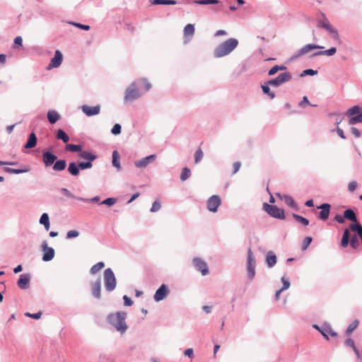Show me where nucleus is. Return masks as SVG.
I'll return each mask as SVG.
<instances>
[{
    "instance_id": "31",
    "label": "nucleus",
    "mask_w": 362,
    "mask_h": 362,
    "mask_svg": "<svg viewBox=\"0 0 362 362\" xmlns=\"http://www.w3.org/2000/svg\"><path fill=\"white\" fill-rule=\"evenodd\" d=\"M40 223L42 225H44L45 228L46 230H49V216L47 214L44 213L40 217Z\"/></svg>"
},
{
    "instance_id": "22",
    "label": "nucleus",
    "mask_w": 362,
    "mask_h": 362,
    "mask_svg": "<svg viewBox=\"0 0 362 362\" xmlns=\"http://www.w3.org/2000/svg\"><path fill=\"white\" fill-rule=\"evenodd\" d=\"M278 196L280 197V198L283 199L288 206H291L294 209H298V206L291 197L288 195H284L283 197H281L280 196L279 194H278Z\"/></svg>"
},
{
    "instance_id": "45",
    "label": "nucleus",
    "mask_w": 362,
    "mask_h": 362,
    "mask_svg": "<svg viewBox=\"0 0 362 362\" xmlns=\"http://www.w3.org/2000/svg\"><path fill=\"white\" fill-rule=\"evenodd\" d=\"M262 90L264 92V93L268 95V96L271 98V99H274V97H275V94L274 93L272 92L270 90V88L268 86V83L267 84H265V85H262Z\"/></svg>"
},
{
    "instance_id": "42",
    "label": "nucleus",
    "mask_w": 362,
    "mask_h": 362,
    "mask_svg": "<svg viewBox=\"0 0 362 362\" xmlns=\"http://www.w3.org/2000/svg\"><path fill=\"white\" fill-rule=\"evenodd\" d=\"M293 216L298 222L300 223L301 224H303L305 226H306L309 224V221L307 218H305L300 215L293 214Z\"/></svg>"
},
{
    "instance_id": "24",
    "label": "nucleus",
    "mask_w": 362,
    "mask_h": 362,
    "mask_svg": "<svg viewBox=\"0 0 362 362\" xmlns=\"http://www.w3.org/2000/svg\"><path fill=\"white\" fill-rule=\"evenodd\" d=\"M92 293L97 298H100V281H96L92 284Z\"/></svg>"
},
{
    "instance_id": "25",
    "label": "nucleus",
    "mask_w": 362,
    "mask_h": 362,
    "mask_svg": "<svg viewBox=\"0 0 362 362\" xmlns=\"http://www.w3.org/2000/svg\"><path fill=\"white\" fill-rule=\"evenodd\" d=\"M47 118L51 124L56 123L60 118L59 115L54 110H49L47 112Z\"/></svg>"
},
{
    "instance_id": "1",
    "label": "nucleus",
    "mask_w": 362,
    "mask_h": 362,
    "mask_svg": "<svg viewBox=\"0 0 362 362\" xmlns=\"http://www.w3.org/2000/svg\"><path fill=\"white\" fill-rule=\"evenodd\" d=\"M238 45V40L235 38H230L216 47L214 50V56L219 58L228 55L237 47Z\"/></svg>"
},
{
    "instance_id": "4",
    "label": "nucleus",
    "mask_w": 362,
    "mask_h": 362,
    "mask_svg": "<svg viewBox=\"0 0 362 362\" xmlns=\"http://www.w3.org/2000/svg\"><path fill=\"white\" fill-rule=\"evenodd\" d=\"M317 27L325 28L332 35V38L337 40L339 44L341 43L337 30L329 23L327 18H324L322 20H319Z\"/></svg>"
},
{
    "instance_id": "13",
    "label": "nucleus",
    "mask_w": 362,
    "mask_h": 362,
    "mask_svg": "<svg viewBox=\"0 0 362 362\" xmlns=\"http://www.w3.org/2000/svg\"><path fill=\"white\" fill-rule=\"evenodd\" d=\"M57 159V157L49 151H45L42 153V161L45 167H50Z\"/></svg>"
},
{
    "instance_id": "49",
    "label": "nucleus",
    "mask_w": 362,
    "mask_h": 362,
    "mask_svg": "<svg viewBox=\"0 0 362 362\" xmlns=\"http://www.w3.org/2000/svg\"><path fill=\"white\" fill-rule=\"evenodd\" d=\"M116 202V199L115 198H107L106 199H105L104 201H103L100 204H105V205H107V206H112L113 204H115Z\"/></svg>"
},
{
    "instance_id": "55",
    "label": "nucleus",
    "mask_w": 362,
    "mask_h": 362,
    "mask_svg": "<svg viewBox=\"0 0 362 362\" xmlns=\"http://www.w3.org/2000/svg\"><path fill=\"white\" fill-rule=\"evenodd\" d=\"M160 207H161L160 204L158 202H154L151 208V212L158 211L160 209Z\"/></svg>"
},
{
    "instance_id": "50",
    "label": "nucleus",
    "mask_w": 362,
    "mask_h": 362,
    "mask_svg": "<svg viewBox=\"0 0 362 362\" xmlns=\"http://www.w3.org/2000/svg\"><path fill=\"white\" fill-rule=\"evenodd\" d=\"M218 0H199L197 1L199 4L207 5V4H218Z\"/></svg>"
},
{
    "instance_id": "54",
    "label": "nucleus",
    "mask_w": 362,
    "mask_h": 362,
    "mask_svg": "<svg viewBox=\"0 0 362 362\" xmlns=\"http://www.w3.org/2000/svg\"><path fill=\"white\" fill-rule=\"evenodd\" d=\"M79 235V233L76 230H69L67 233H66V238L70 239V238H76L78 237Z\"/></svg>"
},
{
    "instance_id": "64",
    "label": "nucleus",
    "mask_w": 362,
    "mask_h": 362,
    "mask_svg": "<svg viewBox=\"0 0 362 362\" xmlns=\"http://www.w3.org/2000/svg\"><path fill=\"white\" fill-rule=\"evenodd\" d=\"M194 351L192 348H189L185 351V355L189 358H192Z\"/></svg>"
},
{
    "instance_id": "2",
    "label": "nucleus",
    "mask_w": 362,
    "mask_h": 362,
    "mask_svg": "<svg viewBox=\"0 0 362 362\" xmlns=\"http://www.w3.org/2000/svg\"><path fill=\"white\" fill-rule=\"evenodd\" d=\"M126 317L127 313L125 312H117L116 313L110 314L107 317V321L114 326L117 331L124 333L127 329V326L124 322Z\"/></svg>"
},
{
    "instance_id": "33",
    "label": "nucleus",
    "mask_w": 362,
    "mask_h": 362,
    "mask_svg": "<svg viewBox=\"0 0 362 362\" xmlns=\"http://www.w3.org/2000/svg\"><path fill=\"white\" fill-rule=\"evenodd\" d=\"M57 139L62 140L64 143H67L69 141V136L62 129L57 131Z\"/></svg>"
},
{
    "instance_id": "28",
    "label": "nucleus",
    "mask_w": 362,
    "mask_h": 362,
    "mask_svg": "<svg viewBox=\"0 0 362 362\" xmlns=\"http://www.w3.org/2000/svg\"><path fill=\"white\" fill-rule=\"evenodd\" d=\"M79 166L76 165L74 162L70 163L68 167L69 173L74 175L77 176L79 174Z\"/></svg>"
},
{
    "instance_id": "53",
    "label": "nucleus",
    "mask_w": 362,
    "mask_h": 362,
    "mask_svg": "<svg viewBox=\"0 0 362 362\" xmlns=\"http://www.w3.org/2000/svg\"><path fill=\"white\" fill-rule=\"evenodd\" d=\"M268 85H270L272 86L278 87L280 85H281V83H280L279 80L276 77V78H274V79H272V80L269 81H268Z\"/></svg>"
},
{
    "instance_id": "21",
    "label": "nucleus",
    "mask_w": 362,
    "mask_h": 362,
    "mask_svg": "<svg viewBox=\"0 0 362 362\" xmlns=\"http://www.w3.org/2000/svg\"><path fill=\"white\" fill-rule=\"evenodd\" d=\"M37 144V136L35 133H31L29 135L28 139L25 145V148H33Z\"/></svg>"
},
{
    "instance_id": "27",
    "label": "nucleus",
    "mask_w": 362,
    "mask_h": 362,
    "mask_svg": "<svg viewBox=\"0 0 362 362\" xmlns=\"http://www.w3.org/2000/svg\"><path fill=\"white\" fill-rule=\"evenodd\" d=\"M266 261L268 267H272L276 263V257L272 252H269L267 255Z\"/></svg>"
},
{
    "instance_id": "56",
    "label": "nucleus",
    "mask_w": 362,
    "mask_h": 362,
    "mask_svg": "<svg viewBox=\"0 0 362 362\" xmlns=\"http://www.w3.org/2000/svg\"><path fill=\"white\" fill-rule=\"evenodd\" d=\"M281 281L283 283V287L281 289H283V291L288 289L290 286V282L284 277L281 278Z\"/></svg>"
},
{
    "instance_id": "57",
    "label": "nucleus",
    "mask_w": 362,
    "mask_h": 362,
    "mask_svg": "<svg viewBox=\"0 0 362 362\" xmlns=\"http://www.w3.org/2000/svg\"><path fill=\"white\" fill-rule=\"evenodd\" d=\"M356 187H357V182L355 181H352V182H349V184L348 185V189L349 192H351L355 191Z\"/></svg>"
},
{
    "instance_id": "14",
    "label": "nucleus",
    "mask_w": 362,
    "mask_h": 362,
    "mask_svg": "<svg viewBox=\"0 0 362 362\" xmlns=\"http://www.w3.org/2000/svg\"><path fill=\"white\" fill-rule=\"evenodd\" d=\"M156 159V155H151L146 156L139 160L134 163L135 166L139 168H146L149 163H153Z\"/></svg>"
},
{
    "instance_id": "29",
    "label": "nucleus",
    "mask_w": 362,
    "mask_h": 362,
    "mask_svg": "<svg viewBox=\"0 0 362 362\" xmlns=\"http://www.w3.org/2000/svg\"><path fill=\"white\" fill-rule=\"evenodd\" d=\"M149 1L152 5H175L177 4L174 0H149Z\"/></svg>"
},
{
    "instance_id": "43",
    "label": "nucleus",
    "mask_w": 362,
    "mask_h": 362,
    "mask_svg": "<svg viewBox=\"0 0 362 362\" xmlns=\"http://www.w3.org/2000/svg\"><path fill=\"white\" fill-rule=\"evenodd\" d=\"M286 69V67L284 66L275 65L269 71L268 74L269 76H272L277 73L279 71H283L285 70Z\"/></svg>"
},
{
    "instance_id": "61",
    "label": "nucleus",
    "mask_w": 362,
    "mask_h": 362,
    "mask_svg": "<svg viewBox=\"0 0 362 362\" xmlns=\"http://www.w3.org/2000/svg\"><path fill=\"white\" fill-rule=\"evenodd\" d=\"M25 315L28 316V317H32L33 319L37 320V319L40 318V317L42 315V313L41 312H38V313H35V314H31V313H25Z\"/></svg>"
},
{
    "instance_id": "16",
    "label": "nucleus",
    "mask_w": 362,
    "mask_h": 362,
    "mask_svg": "<svg viewBox=\"0 0 362 362\" xmlns=\"http://www.w3.org/2000/svg\"><path fill=\"white\" fill-rule=\"evenodd\" d=\"M81 110L84 114H86L87 116L90 117L99 114L100 107V105L91 107L85 105L81 107Z\"/></svg>"
},
{
    "instance_id": "34",
    "label": "nucleus",
    "mask_w": 362,
    "mask_h": 362,
    "mask_svg": "<svg viewBox=\"0 0 362 362\" xmlns=\"http://www.w3.org/2000/svg\"><path fill=\"white\" fill-rule=\"evenodd\" d=\"M112 165L118 170L121 168L119 163V155L117 151H114L112 153Z\"/></svg>"
},
{
    "instance_id": "60",
    "label": "nucleus",
    "mask_w": 362,
    "mask_h": 362,
    "mask_svg": "<svg viewBox=\"0 0 362 362\" xmlns=\"http://www.w3.org/2000/svg\"><path fill=\"white\" fill-rule=\"evenodd\" d=\"M61 192L66 197H69V198H75V196L70 192L66 188H62L61 189Z\"/></svg>"
},
{
    "instance_id": "20",
    "label": "nucleus",
    "mask_w": 362,
    "mask_h": 362,
    "mask_svg": "<svg viewBox=\"0 0 362 362\" xmlns=\"http://www.w3.org/2000/svg\"><path fill=\"white\" fill-rule=\"evenodd\" d=\"M318 209H322L319 214V218L323 221L327 220L329 215L330 205L329 204H322Z\"/></svg>"
},
{
    "instance_id": "11",
    "label": "nucleus",
    "mask_w": 362,
    "mask_h": 362,
    "mask_svg": "<svg viewBox=\"0 0 362 362\" xmlns=\"http://www.w3.org/2000/svg\"><path fill=\"white\" fill-rule=\"evenodd\" d=\"M42 249L43 251L42 260L48 262L52 260L54 256V250L52 247H48L46 241L42 244Z\"/></svg>"
},
{
    "instance_id": "41",
    "label": "nucleus",
    "mask_w": 362,
    "mask_h": 362,
    "mask_svg": "<svg viewBox=\"0 0 362 362\" xmlns=\"http://www.w3.org/2000/svg\"><path fill=\"white\" fill-rule=\"evenodd\" d=\"M349 241H350V245L354 249H357L360 246V243H359V241L358 240V238H357L356 235H354L353 236H351L350 238V240Z\"/></svg>"
},
{
    "instance_id": "12",
    "label": "nucleus",
    "mask_w": 362,
    "mask_h": 362,
    "mask_svg": "<svg viewBox=\"0 0 362 362\" xmlns=\"http://www.w3.org/2000/svg\"><path fill=\"white\" fill-rule=\"evenodd\" d=\"M63 60V55L61 53L59 50H57L55 52L54 56L53 58L51 59L50 63L47 67V70H50L53 68H57L59 67L62 62Z\"/></svg>"
},
{
    "instance_id": "5",
    "label": "nucleus",
    "mask_w": 362,
    "mask_h": 362,
    "mask_svg": "<svg viewBox=\"0 0 362 362\" xmlns=\"http://www.w3.org/2000/svg\"><path fill=\"white\" fill-rule=\"evenodd\" d=\"M263 209L272 217L279 219H284V211L282 209L277 207L275 205H270L264 203Z\"/></svg>"
},
{
    "instance_id": "15",
    "label": "nucleus",
    "mask_w": 362,
    "mask_h": 362,
    "mask_svg": "<svg viewBox=\"0 0 362 362\" xmlns=\"http://www.w3.org/2000/svg\"><path fill=\"white\" fill-rule=\"evenodd\" d=\"M169 291L165 284H162L160 288L156 291L154 299L156 301H160L168 294Z\"/></svg>"
},
{
    "instance_id": "39",
    "label": "nucleus",
    "mask_w": 362,
    "mask_h": 362,
    "mask_svg": "<svg viewBox=\"0 0 362 362\" xmlns=\"http://www.w3.org/2000/svg\"><path fill=\"white\" fill-rule=\"evenodd\" d=\"M105 267V264L103 262H98L97 264H94L90 270V272L92 274H96L98 272L101 270Z\"/></svg>"
},
{
    "instance_id": "62",
    "label": "nucleus",
    "mask_w": 362,
    "mask_h": 362,
    "mask_svg": "<svg viewBox=\"0 0 362 362\" xmlns=\"http://www.w3.org/2000/svg\"><path fill=\"white\" fill-rule=\"evenodd\" d=\"M240 166H241V163L240 162H235L233 164V174H235L240 168Z\"/></svg>"
},
{
    "instance_id": "18",
    "label": "nucleus",
    "mask_w": 362,
    "mask_h": 362,
    "mask_svg": "<svg viewBox=\"0 0 362 362\" xmlns=\"http://www.w3.org/2000/svg\"><path fill=\"white\" fill-rule=\"evenodd\" d=\"M324 47L317 45L308 44L303 46L301 49H300L296 54V57H300L307 54L313 49H323Z\"/></svg>"
},
{
    "instance_id": "30",
    "label": "nucleus",
    "mask_w": 362,
    "mask_h": 362,
    "mask_svg": "<svg viewBox=\"0 0 362 362\" xmlns=\"http://www.w3.org/2000/svg\"><path fill=\"white\" fill-rule=\"evenodd\" d=\"M337 52V49L335 47H332L329 49L324 51H319L313 54V56H320V55H327L332 56Z\"/></svg>"
},
{
    "instance_id": "26",
    "label": "nucleus",
    "mask_w": 362,
    "mask_h": 362,
    "mask_svg": "<svg viewBox=\"0 0 362 362\" xmlns=\"http://www.w3.org/2000/svg\"><path fill=\"white\" fill-rule=\"evenodd\" d=\"M350 229H345L341 240V246L342 247H346L350 240Z\"/></svg>"
},
{
    "instance_id": "32",
    "label": "nucleus",
    "mask_w": 362,
    "mask_h": 362,
    "mask_svg": "<svg viewBox=\"0 0 362 362\" xmlns=\"http://www.w3.org/2000/svg\"><path fill=\"white\" fill-rule=\"evenodd\" d=\"M277 78L279 80L280 83L283 84L287 81H289L291 79L292 76L289 72H284L279 74L277 76Z\"/></svg>"
},
{
    "instance_id": "36",
    "label": "nucleus",
    "mask_w": 362,
    "mask_h": 362,
    "mask_svg": "<svg viewBox=\"0 0 362 362\" xmlns=\"http://www.w3.org/2000/svg\"><path fill=\"white\" fill-rule=\"evenodd\" d=\"M29 170L28 168H24V169H14L11 168H5L4 171L8 173L11 174H20V173H27Z\"/></svg>"
},
{
    "instance_id": "9",
    "label": "nucleus",
    "mask_w": 362,
    "mask_h": 362,
    "mask_svg": "<svg viewBox=\"0 0 362 362\" xmlns=\"http://www.w3.org/2000/svg\"><path fill=\"white\" fill-rule=\"evenodd\" d=\"M314 327L317 329L327 339H329V335L334 337L337 336V333L332 330V327L329 325L324 324L320 327L317 325H314Z\"/></svg>"
},
{
    "instance_id": "58",
    "label": "nucleus",
    "mask_w": 362,
    "mask_h": 362,
    "mask_svg": "<svg viewBox=\"0 0 362 362\" xmlns=\"http://www.w3.org/2000/svg\"><path fill=\"white\" fill-rule=\"evenodd\" d=\"M124 304L125 306H131L133 304V301L127 296H123Z\"/></svg>"
},
{
    "instance_id": "44",
    "label": "nucleus",
    "mask_w": 362,
    "mask_h": 362,
    "mask_svg": "<svg viewBox=\"0 0 362 362\" xmlns=\"http://www.w3.org/2000/svg\"><path fill=\"white\" fill-rule=\"evenodd\" d=\"M203 156H204V153H203L202 150L201 149V148H198V149L194 153L195 163H199L202 160Z\"/></svg>"
},
{
    "instance_id": "38",
    "label": "nucleus",
    "mask_w": 362,
    "mask_h": 362,
    "mask_svg": "<svg viewBox=\"0 0 362 362\" xmlns=\"http://www.w3.org/2000/svg\"><path fill=\"white\" fill-rule=\"evenodd\" d=\"M361 113H362V110L358 105H355L348 110V115L352 117H355V115H358Z\"/></svg>"
},
{
    "instance_id": "40",
    "label": "nucleus",
    "mask_w": 362,
    "mask_h": 362,
    "mask_svg": "<svg viewBox=\"0 0 362 362\" xmlns=\"http://www.w3.org/2000/svg\"><path fill=\"white\" fill-rule=\"evenodd\" d=\"M190 175H191L190 169L188 168H184L181 172L180 180L182 181H185L190 177Z\"/></svg>"
},
{
    "instance_id": "10",
    "label": "nucleus",
    "mask_w": 362,
    "mask_h": 362,
    "mask_svg": "<svg viewBox=\"0 0 362 362\" xmlns=\"http://www.w3.org/2000/svg\"><path fill=\"white\" fill-rule=\"evenodd\" d=\"M193 264L196 269L201 272L202 274L205 276L209 274L207 264L201 258L195 257L193 259Z\"/></svg>"
},
{
    "instance_id": "17",
    "label": "nucleus",
    "mask_w": 362,
    "mask_h": 362,
    "mask_svg": "<svg viewBox=\"0 0 362 362\" xmlns=\"http://www.w3.org/2000/svg\"><path fill=\"white\" fill-rule=\"evenodd\" d=\"M195 33L194 25L193 24L189 23L185 25L183 30V35L185 38V42H188L192 40L193 35Z\"/></svg>"
},
{
    "instance_id": "3",
    "label": "nucleus",
    "mask_w": 362,
    "mask_h": 362,
    "mask_svg": "<svg viewBox=\"0 0 362 362\" xmlns=\"http://www.w3.org/2000/svg\"><path fill=\"white\" fill-rule=\"evenodd\" d=\"M104 282L105 289L107 291H112L116 287V278L112 270L110 268L104 271Z\"/></svg>"
},
{
    "instance_id": "8",
    "label": "nucleus",
    "mask_w": 362,
    "mask_h": 362,
    "mask_svg": "<svg viewBox=\"0 0 362 362\" xmlns=\"http://www.w3.org/2000/svg\"><path fill=\"white\" fill-rule=\"evenodd\" d=\"M221 200L219 196L213 195L207 200V209L211 212H216L221 205Z\"/></svg>"
},
{
    "instance_id": "19",
    "label": "nucleus",
    "mask_w": 362,
    "mask_h": 362,
    "mask_svg": "<svg viewBox=\"0 0 362 362\" xmlns=\"http://www.w3.org/2000/svg\"><path fill=\"white\" fill-rule=\"evenodd\" d=\"M30 276L28 274H23L17 282L18 287L21 289H26L28 287Z\"/></svg>"
},
{
    "instance_id": "35",
    "label": "nucleus",
    "mask_w": 362,
    "mask_h": 362,
    "mask_svg": "<svg viewBox=\"0 0 362 362\" xmlns=\"http://www.w3.org/2000/svg\"><path fill=\"white\" fill-rule=\"evenodd\" d=\"M80 157L81 158L88 160L90 162L94 160L96 158V156L88 151H82L80 153Z\"/></svg>"
},
{
    "instance_id": "7",
    "label": "nucleus",
    "mask_w": 362,
    "mask_h": 362,
    "mask_svg": "<svg viewBox=\"0 0 362 362\" xmlns=\"http://www.w3.org/2000/svg\"><path fill=\"white\" fill-rule=\"evenodd\" d=\"M255 259L254 257L252 251L251 249H249L247 251V270L248 273V276L250 280H252L255 275Z\"/></svg>"
},
{
    "instance_id": "59",
    "label": "nucleus",
    "mask_w": 362,
    "mask_h": 362,
    "mask_svg": "<svg viewBox=\"0 0 362 362\" xmlns=\"http://www.w3.org/2000/svg\"><path fill=\"white\" fill-rule=\"evenodd\" d=\"M344 343L346 346L351 347L353 350L354 349V348H356L354 340L351 338L346 339Z\"/></svg>"
},
{
    "instance_id": "47",
    "label": "nucleus",
    "mask_w": 362,
    "mask_h": 362,
    "mask_svg": "<svg viewBox=\"0 0 362 362\" xmlns=\"http://www.w3.org/2000/svg\"><path fill=\"white\" fill-rule=\"evenodd\" d=\"M78 166H79V169L84 170V169L90 168L93 166V165H92L91 162L88 161V162L79 163Z\"/></svg>"
},
{
    "instance_id": "23",
    "label": "nucleus",
    "mask_w": 362,
    "mask_h": 362,
    "mask_svg": "<svg viewBox=\"0 0 362 362\" xmlns=\"http://www.w3.org/2000/svg\"><path fill=\"white\" fill-rule=\"evenodd\" d=\"M66 167V162L65 160H56L53 164L52 169L54 171L64 170Z\"/></svg>"
},
{
    "instance_id": "37",
    "label": "nucleus",
    "mask_w": 362,
    "mask_h": 362,
    "mask_svg": "<svg viewBox=\"0 0 362 362\" xmlns=\"http://www.w3.org/2000/svg\"><path fill=\"white\" fill-rule=\"evenodd\" d=\"M359 324L358 320H355L353 322H351L347 327V329L346 331V334L347 336H349L351 334V333L357 328L358 325Z\"/></svg>"
},
{
    "instance_id": "48",
    "label": "nucleus",
    "mask_w": 362,
    "mask_h": 362,
    "mask_svg": "<svg viewBox=\"0 0 362 362\" xmlns=\"http://www.w3.org/2000/svg\"><path fill=\"white\" fill-rule=\"evenodd\" d=\"M313 239L311 237H306L303 243L302 250H305L308 247L309 245L311 243Z\"/></svg>"
},
{
    "instance_id": "52",
    "label": "nucleus",
    "mask_w": 362,
    "mask_h": 362,
    "mask_svg": "<svg viewBox=\"0 0 362 362\" xmlns=\"http://www.w3.org/2000/svg\"><path fill=\"white\" fill-rule=\"evenodd\" d=\"M317 74V71L313 70V69H306L303 71V73L300 74V76H304L306 75H310L313 76Z\"/></svg>"
},
{
    "instance_id": "63",
    "label": "nucleus",
    "mask_w": 362,
    "mask_h": 362,
    "mask_svg": "<svg viewBox=\"0 0 362 362\" xmlns=\"http://www.w3.org/2000/svg\"><path fill=\"white\" fill-rule=\"evenodd\" d=\"M141 82L144 83L146 90H148L151 89V85L146 79H142Z\"/></svg>"
},
{
    "instance_id": "46",
    "label": "nucleus",
    "mask_w": 362,
    "mask_h": 362,
    "mask_svg": "<svg viewBox=\"0 0 362 362\" xmlns=\"http://www.w3.org/2000/svg\"><path fill=\"white\" fill-rule=\"evenodd\" d=\"M66 149L71 152H77L81 151V146L75 144H67L66 146Z\"/></svg>"
},
{
    "instance_id": "51",
    "label": "nucleus",
    "mask_w": 362,
    "mask_h": 362,
    "mask_svg": "<svg viewBox=\"0 0 362 362\" xmlns=\"http://www.w3.org/2000/svg\"><path fill=\"white\" fill-rule=\"evenodd\" d=\"M111 132H112L113 134H115V135H117V134H120V132H121V126H120V124H115L113 126V127H112V130H111Z\"/></svg>"
},
{
    "instance_id": "6",
    "label": "nucleus",
    "mask_w": 362,
    "mask_h": 362,
    "mask_svg": "<svg viewBox=\"0 0 362 362\" xmlns=\"http://www.w3.org/2000/svg\"><path fill=\"white\" fill-rule=\"evenodd\" d=\"M140 93L135 83H132L125 90L124 100L126 102H131L138 99Z\"/></svg>"
}]
</instances>
